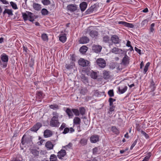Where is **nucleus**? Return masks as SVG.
<instances>
[{
	"mask_svg": "<svg viewBox=\"0 0 161 161\" xmlns=\"http://www.w3.org/2000/svg\"><path fill=\"white\" fill-rule=\"evenodd\" d=\"M53 117L50 122V125L52 127H58L60 125L59 121V114L56 111L52 112Z\"/></svg>",
	"mask_w": 161,
	"mask_h": 161,
	"instance_id": "obj_1",
	"label": "nucleus"
},
{
	"mask_svg": "<svg viewBox=\"0 0 161 161\" xmlns=\"http://www.w3.org/2000/svg\"><path fill=\"white\" fill-rule=\"evenodd\" d=\"M27 14L26 13H22V16L24 21L28 20L30 21L33 22L34 20V15L32 13L29 12H27Z\"/></svg>",
	"mask_w": 161,
	"mask_h": 161,
	"instance_id": "obj_2",
	"label": "nucleus"
},
{
	"mask_svg": "<svg viewBox=\"0 0 161 161\" xmlns=\"http://www.w3.org/2000/svg\"><path fill=\"white\" fill-rule=\"evenodd\" d=\"M78 8V6L75 4H70L68 5L66 7L68 11H69L71 12L75 11Z\"/></svg>",
	"mask_w": 161,
	"mask_h": 161,
	"instance_id": "obj_3",
	"label": "nucleus"
},
{
	"mask_svg": "<svg viewBox=\"0 0 161 161\" xmlns=\"http://www.w3.org/2000/svg\"><path fill=\"white\" fill-rule=\"evenodd\" d=\"M42 124L40 122L37 123L29 130L31 131L36 132V131L42 126Z\"/></svg>",
	"mask_w": 161,
	"mask_h": 161,
	"instance_id": "obj_4",
	"label": "nucleus"
},
{
	"mask_svg": "<svg viewBox=\"0 0 161 161\" xmlns=\"http://www.w3.org/2000/svg\"><path fill=\"white\" fill-rule=\"evenodd\" d=\"M79 64L81 66H88L90 63L89 61L83 58H80L78 61Z\"/></svg>",
	"mask_w": 161,
	"mask_h": 161,
	"instance_id": "obj_5",
	"label": "nucleus"
},
{
	"mask_svg": "<svg viewBox=\"0 0 161 161\" xmlns=\"http://www.w3.org/2000/svg\"><path fill=\"white\" fill-rule=\"evenodd\" d=\"M97 64L101 68H104L106 66V62L102 58L98 59L97 60Z\"/></svg>",
	"mask_w": 161,
	"mask_h": 161,
	"instance_id": "obj_6",
	"label": "nucleus"
},
{
	"mask_svg": "<svg viewBox=\"0 0 161 161\" xmlns=\"http://www.w3.org/2000/svg\"><path fill=\"white\" fill-rule=\"evenodd\" d=\"M66 154V151L62 149L58 153L57 156L59 159H63Z\"/></svg>",
	"mask_w": 161,
	"mask_h": 161,
	"instance_id": "obj_7",
	"label": "nucleus"
},
{
	"mask_svg": "<svg viewBox=\"0 0 161 161\" xmlns=\"http://www.w3.org/2000/svg\"><path fill=\"white\" fill-rule=\"evenodd\" d=\"M36 99L39 100L40 101L43 98L44 96L43 92L41 91H36Z\"/></svg>",
	"mask_w": 161,
	"mask_h": 161,
	"instance_id": "obj_8",
	"label": "nucleus"
},
{
	"mask_svg": "<svg viewBox=\"0 0 161 161\" xmlns=\"http://www.w3.org/2000/svg\"><path fill=\"white\" fill-rule=\"evenodd\" d=\"M102 47L99 45H94L92 46V50L96 53H100L102 50Z\"/></svg>",
	"mask_w": 161,
	"mask_h": 161,
	"instance_id": "obj_9",
	"label": "nucleus"
},
{
	"mask_svg": "<svg viewBox=\"0 0 161 161\" xmlns=\"http://www.w3.org/2000/svg\"><path fill=\"white\" fill-rule=\"evenodd\" d=\"M66 34L62 31L59 35L60 41L63 43H64L66 41Z\"/></svg>",
	"mask_w": 161,
	"mask_h": 161,
	"instance_id": "obj_10",
	"label": "nucleus"
},
{
	"mask_svg": "<svg viewBox=\"0 0 161 161\" xmlns=\"http://www.w3.org/2000/svg\"><path fill=\"white\" fill-rule=\"evenodd\" d=\"M111 40L114 44H119L120 42L118 36L116 35H113L111 38Z\"/></svg>",
	"mask_w": 161,
	"mask_h": 161,
	"instance_id": "obj_11",
	"label": "nucleus"
},
{
	"mask_svg": "<svg viewBox=\"0 0 161 161\" xmlns=\"http://www.w3.org/2000/svg\"><path fill=\"white\" fill-rule=\"evenodd\" d=\"M96 6L95 5H92L86 11L85 13L86 14H90L92 13L94 11L96 10Z\"/></svg>",
	"mask_w": 161,
	"mask_h": 161,
	"instance_id": "obj_12",
	"label": "nucleus"
},
{
	"mask_svg": "<svg viewBox=\"0 0 161 161\" xmlns=\"http://www.w3.org/2000/svg\"><path fill=\"white\" fill-rule=\"evenodd\" d=\"M118 23L119 24L123 25L124 26L128 28H133L134 27V25L133 24L128 23L125 21H119L118 22Z\"/></svg>",
	"mask_w": 161,
	"mask_h": 161,
	"instance_id": "obj_13",
	"label": "nucleus"
},
{
	"mask_svg": "<svg viewBox=\"0 0 161 161\" xmlns=\"http://www.w3.org/2000/svg\"><path fill=\"white\" fill-rule=\"evenodd\" d=\"M30 151L35 157L38 156L41 152L36 148H31L30 149Z\"/></svg>",
	"mask_w": 161,
	"mask_h": 161,
	"instance_id": "obj_14",
	"label": "nucleus"
},
{
	"mask_svg": "<svg viewBox=\"0 0 161 161\" xmlns=\"http://www.w3.org/2000/svg\"><path fill=\"white\" fill-rule=\"evenodd\" d=\"M103 78L105 80L108 79L110 77V72L106 70L103 72Z\"/></svg>",
	"mask_w": 161,
	"mask_h": 161,
	"instance_id": "obj_15",
	"label": "nucleus"
},
{
	"mask_svg": "<svg viewBox=\"0 0 161 161\" xmlns=\"http://www.w3.org/2000/svg\"><path fill=\"white\" fill-rule=\"evenodd\" d=\"M90 141L92 143H95L99 141V137L97 135H93L90 138Z\"/></svg>",
	"mask_w": 161,
	"mask_h": 161,
	"instance_id": "obj_16",
	"label": "nucleus"
},
{
	"mask_svg": "<svg viewBox=\"0 0 161 161\" xmlns=\"http://www.w3.org/2000/svg\"><path fill=\"white\" fill-rule=\"evenodd\" d=\"M53 135V132L50 130L47 129L44 132V136L46 138H47Z\"/></svg>",
	"mask_w": 161,
	"mask_h": 161,
	"instance_id": "obj_17",
	"label": "nucleus"
},
{
	"mask_svg": "<svg viewBox=\"0 0 161 161\" xmlns=\"http://www.w3.org/2000/svg\"><path fill=\"white\" fill-rule=\"evenodd\" d=\"M90 36L92 38H97L98 35V33L97 31L95 30L91 31L89 33Z\"/></svg>",
	"mask_w": 161,
	"mask_h": 161,
	"instance_id": "obj_18",
	"label": "nucleus"
},
{
	"mask_svg": "<svg viewBox=\"0 0 161 161\" xmlns=\"http://www.w3.org/2000/svg\"><path fill=\"white\" fill-rule=\"evenodd\" d=\"M89 41V38L86 36L82 37L80 39L79 42L80 43L85 44L88 43Z\"/></svg>",
	"mask_w": 161,
	"mask_h": 161,
	"instance_id": "obj_19",
	"label": "nucleus"
},
{
	"mask_svg": "<svg viewBox=\"0 0 161 161\" xmlns=\"http://www.w3.org/2000/svg\"><path fill=\"white\" fill-rule=\"evenodd\" d=\"M87 5L86 2H82L80 4V7L81 10L82 11H84L86 9Z\"/></svg>",
	"mask_w": 161,
	"mask_h": 161,
	"instance_id": "obj_20",
	"label": "nucleus"
},
{
	"mask_svg": "<svg viewBox=\"0 0 161 161\" xmlns=\"http://www.w3.org/2000/svg\"><path fill=\"white\" fill-rule=\"evenodd\" d=\"M45 146L48 150H51L53 149L54 145L52 142L48 141L45 144Z\"/></svg>",
	"mask_w": 161,
	"mask_h": 161,
	"instance_id": "obj_21",
	"label": "nucleus"
},
{
	"mask_svg": "<svg viewBox=\"0 0 161 161\" xmlns=\"http://www.w3.org/2000/svg\"><path fill=\"white\" fill-rule=\"evenodd\" d=\"M1 61L8 62V56L5 54H2L1 56Z\"/></svg>",
	"mask_w": 161,
	"mask_h": 161,
	"instance_id": "obj_22",
	"label": "nucleus"
},
{
	"mask_svg": "<svg viewBox=\"0 0 161 161\" xmlns=\"http://www.w3.org/2000/svg\"><path fill=\"white\" fill-rule=\"evenodd\" d=\"M129 57L126 54L122 59V62L124 65L128 64L129 63Z\"/></svg>",
	"mask_w": 161,
	"mask_h": 161,
	"instance_id": "obj_23",
	"label": "nucleus"
},
{
	"mask_svg": "<svg viewBox=\"0 0 161 161\" xmlns=\"http://www.w3.org/2000/svg\"><path fill=\"white\" fill-rule=\"evenodd\" d=\"M127 88L128 87L126 86H125L123 88H122L121 87H119L118 88L119 94H121L124 93L127 91Z\"/></svg>",
	"mask_w": 161,
	"mask_h": 161,
	"instance_id": "obj_24",
	"label": "nucleus"
},
{
	"mask_svg": "<svg viewBox=\"0 0 161 161\" xmlns=\"http://www.w3.org/2000/svg\"><path fill=\"white\" fill-rule=\"evenodd\" d=\"M81 123L80 119L78 117H75L73 119L74 125H80Z\"/></svg>",
	"mask_w": 161,
	"mask_h": 161,
	"instance_id": "obj_25",
	"label": "nucleus"
},
{
	"mask_svg": "<svg viewBox=\"0 0 161 161\" xmlns=\"http://www.w3.org/2000/svg\"><path fill=\"white\" fill-rule=\"evenodd\" d=\"M112 131L115 134L118 135L119 134V131L115 126H112L111 127Z\"/></svg>",
	"mask_w": 161,
	"mask_h": 161,
	"instance_id": "obj_26",
	"label": "nucleus"
},
{
	"mask_svg": "<svg viewBox=\"0 0 161 161\" xmlns=\"http://www.w3.org/2000/svg\"><path fill=\"white\" fill-rule=\"evenodd\" d=\"M122 51V50L116 47H114L111 50L112 52L115 54H119Z\"/></svg>",
	"mask_w": 161,
	"mask_h": 161,
	"instance_id": "obj_27",
	"label": "nucleus"
},
{
	"mask_svg": "<svg viewBox=\"0 0 161 161\" xmlns=\"http://www.w3.org/2000/svg\"><path fill=\"white\" fill-rule=\"evenodd\" d=\"M33 8L36 10L39 11L40 10L42 7L40 4L36 3H34L33 5Z\"/></svg>",
	"mask_w": 161,
	"mask_h": 161,
	"instance_id": "obj_28",
	"label": "nucleus"
},
{
	"mask_svg": "<svg viewBox=\"0 0 161 161\" xmlns=\"http://www.w3.org/2000/svg\"><path fill=\"white\" fill-rule=\"evenodd\" d=\"M7 14L9 16H12L13 15V11L11 9H5L3 12V14Z\"/></svg>",
	"mask_w": 161,
	"mask_h": 161,
	"instance_id": "obj_29",
	"label": "nucleus"
},
{
	"mask_svg": "<svg viewBox=\"0 0 161 161\" xmlns=\"http://www.w3.org/2000/svg\"><path fill=\"white\" fill-rule=\"evenodd\" d=\"M88 47L85 46H83L80 49V51L83 54L85 53L88 50Z\"/></svg>",
	"mask_w": 161,
	"mask_h": 161,
	"instance_id": "obj_30",
	"label": "nucleus"
},
{
	"mask_svg": "<svg viewBox=\"0 0 161 161\" xmlns=\"http://www.w3.org/2000/svg\"><path fill=\"white\" fill-rule=\"evenodd\" d=\"M75 65V63L73 62H71L70 64H66L65 67L68 69H72L73 68V66Z\"/></svg>",
	"mask_w": 161,
	"mask_h": 161,
	"instance_id": "obj_31",
	"label": "nucleus"
},
{
	"mask_svg": "<svg viewBox=\"0 0 161 161\" xmlns=\"http://www.w3.org/2000/svg\"><path fill=\"white\" fill-rule=\"evenodd\" d=\"M72 112V109H71L69 108H67L66 110V112L69 117H72L73 116Z\"/></svg>",
	"mask_w": 161,
	"mask_h": 161,
	"instance_id": "obj_32",
	"label": "nucleus"
},
{
	"mask_svg": "<svg viewBox=\"0 0 161 161\" xmlns=\"http://www.w3.org/2000/svg\"><path fill=\"white\" fill-rule=\"evenodd\" d=\"M87 140L86 138L81 139L80 141V143L82 146H84L86 145L87 143Z\"/></svg>",
	"mask_w": 161,
	"mask_h": 161,
	"instance_id": "obj_33",
	"label": "nucleus"
},
{
	"mask_svg": "<svg viewBox=\"0 0 161 161\" xmlns=\"http://www.w3.org/2000/svg\"><path fill=\"white\" fill-rule=\"evenodd\" d=\"M90 75L91 78L94 79H97V73L92 71L91 72Z\"/></svg>",
	"mask_w": 161,
	"mask_h": 161,
	"instance_id": "obj_34",
	"label": "nucleus"
},
{
	"mask_svg": "<svg viewBox=\"0 0 161 161\" xmlns=\"http://www.w3.org/2000/svg\"><path fill=\"white\" fill-rule=\"evenodd\" d=\"M57 156L54 154H51L50 156V161H57Z\"/></svg>",
	"mask_w": 161,
	"mask_h": 161,
	"instance_id": "obj_35",
	"label": "nucleus"
},
{
	"mask_svg": "<svg viewBox=\"0 0 161 161\" xmlns=\"http://www.w3.org/2000/svg\"><path fill=\"white\" fill-rule=\"evenodd\" d=\"M152 155V153L151 152H149L147 153V155L145 157L144 159L142 161H148Z\"/></svg>",
	"mask_w": 161,
	"mask_h": 161,
	"instance_id": "obj_36",
	"label": "nucleus"
},
{
	"mask_svg": "<svg viewBox=\"0 0 161 161\" xmlns=\"http://www.w3.org/2000/svg\"><path fill=\"white\" fill-rule=\"evenodd\" d=\"M72 112L75 115L77 116H78L80 115V112L79 110L77 109L72 108Z\"/></svg>",
	"mask_w": 161,
	"mask_h": 161,
	"instance_id": "obj_37",
	"label": "nucleus"
},
{
	"mask_svg": "<svg viewBox=\"0 0 161 161\" xmlns=\"http://www.w3.org/2000/svg\"><path fill=\"white\" fill-rule=\"evenodd\" d=\"M110 40V38L108 35H106L103 37V41L105 42H108Z\"/></svg>",
	"mask_w": 161,
	"mask_h": 161,
	"instance_id": "obj_38",
	"label": "nucleus"
},
{
	"mask_svg": "<svg viewBox=\"0 0 161 161\" xmlns=\"http://www.w3.org/2000/svg\"><path fill=\"white\" fill-rule=\"evenodd\" d=\"M41 37L43 40L44 41H47L48 40V36L46 34H43L42 35Z\"/></svg>",
	"mask_w": 161,
	"mask_h": 161,
	"instance_id": "obj_39",
	"label": "nucleus"
},
{
	"mask_svg": "<svg viewBox=\"0 0 161 161\" xmlns=\"http://www.w3.org/2000/svg\"><path fill=\"white\" fill-rule=\"evenodd\" d=\"M150 64V63L149 62L147 63L146 65H145L144 68L143 69V73L144 74H145L146 73L148 69V68L149 67Z\"/></svg>",
	"mask_w": 161,
	"mask_h": 161,
	"instance_id": "obj_40",
	"label": "nucleus"
},
{
	"mask_svg": "<svg viewBox=\"0 0 161 161\" xmlns=\"http://www.w3.org/2000/svg\"><path fill=\"white\" fill-rule=\"evenodd\" d=\"M148 21L149 19H146L143 20L141 24L142 26L143 27L145 26V25H147Z\"/></svg>",
	"mask_w": 161,
	"mask_h": 161,
	"instance_id": "obj_41",
	"label": "nucleus"
},
{
	"mask_svg": "<svg viewBox=\"0 0 161 161\" xmlns=\"http://www.w3.org/2000/svg\"><path fill=\"white\" fill-rule=\"evenodd\" d=\"M49 107L53 109H58L59 108L58 106L56 104L51 105L49 106Z\"/></svg>",
	"mask_w": 161,
	"mask_h": 161,
	"instance_id": "obj_42",
	"label": "nucleus"
},
{
	"mask_svg": "<svg viewBox=\"0 0 161 161\" xmlns=\"http://www.w3.org/2000/svg\"><path fill=\"white\" fill-rule=\"evenodd\" d=\"M109 111L108 112V114H112V112L114 111V108L115 106L114 105L110 106Z\"/></svg>",
	"mask_w": 161,
	"mask_h": 161,
	"instance_id": "obj_43",
	"label": "nucleus"
},
{
	"mask_svg": "<svg viewBox=\"0 0 161 161\" xmlns=\"http://www.w3.org/2000/svg\"><path fill=\"white\" fill-rule=\"evenodd\" d=\"M155 25L154 23H152L150 25V27L149 29V31L150 33H153L154 32V29L153 28Z\"/></svg>",
	"mask_w": 161,
	"mask_h": 161,
	"instance_id": "obj_44",
	"label": "nucleus"
},
{
	"mask_svg": "<svg viewBox=\"0 0 161 161\" xmlns=\"http://www.w3.org/2000/svg\"><path fill=\"white\" fill-rule=\"evenodd\" d=\"M41 12L42 15H46L48 14V12L47 9L43 8L41 10Z\"/></svg>",
	"mask_w": 161,
	"mask_h": 161,
	"instance_id": "obj_45",
	"label": "nucleus"
},
{
	"mask_svg": "<svg viewBox=\"0 0 161 161\" xmlns=\"http://www.w3.org/2000/svg\"><path fill=\"white\" fill-rule=\"evenodd\" d=\"M79 111L80 114V113L81 115H83L85 113V110L83 107H81L79 108Z\"/></svg>",
	"mask_w": 161,
	"mask_h": 161,
	"instance_id": "obj_46",
	"label": "nucleus"
},
{
	"mask_svg": "<svg viewBox=\"0 0 161 161\" xmlns=\"http://www.w3.org/2000/svg\"><path fill=\"white\" fill-rule=\"evenodd\" d=\"M98 148L97 147H95L92 149V153L93 155H96L98 153Z\"/></svg>",
	"mask_w": 161,
	"mask_h": 161,
	"instance_id": "obj_47",
	"label": "nucleus"
},
{
	"mask_svg": "<svg viewBox=\"0 0 161 161\" xmlns=\"http://www.w3.org/2000/svg\"><path fill=\"white\" fill-rule=\"evenodd\" d=\"M10 4L13 9H18L17 5L15 3H14L13 2H10Z\"/></svg>",
	"mask_w": 161,
	"mask_h": 161,
	"instance_id": "obj_48",
	"label": "nucleus"
},
{
	"mask_svg": "<svg viewBox=\"0 0 161 161\" xmlns=\"http://www.w3.org/2000/svg\"><path fill=\"white\" fill-rule=\"evenodd\" d=\"M8 62H4L0 61V64L2 67L5 68L7 66Z\"/></svg>",
	"mask_w": 161,
	"mask_h": 161,
	"instance_id": "obj_49",
	"label": "nucleus"
},
{
	"mask_svg": "<svg viewBox=\"0 0 161 161\" xmlns=\"http://www.w3.org/2000/svg\"><path fill=\"white\" fill-rule=\"evenodd\" d=\"M116 100L115 99H114L112 98H109L108 99V102L109 103V106L114 105L113 103Z\"/></svg>",
	"mask_w": 161,
	"mask_h": 161,
	"instance_id": "obj_50",
	"label": "nucleus"
},
{
	"mask_svg": "<svg viewBox=\"0 0 161 161\" xmlns=\"http://www.w3.org/2000/svg\"><path fill=\"white\" fill-rule=\"evenodd\" d=\"M108 94L110 97H113L114 96V91L113 90H110L108 92Z\"/></svg>",
	"mask_w": 161,
	"mask_h": 161,
	"instance_id": "obj_51",
	"label": "nucleus"
},
{
	"mask_svg": "<svg viewBox=\"0 0 161 161\" xmlns=\"http://www.w3.org/2000/svg\"><path fill=\"white\" fill-rule=\"evenodd\" d=\"M42 2L45 5H47L50 4V2L49 0H43L42 1Z\"/></svg>",
	"mask_w": 161,
	"mask_h": 161,
	"instance_id": "obj_52",
	"label": "nucleus"
},
{
	"mask_svg": "<svg viewBox=\"0 0 161 161\" xmlns=\"http://www.w3.org/2000/svg\"><path fill=\"white\" fill-rule=\"evenodd\" d=\"M141 133L142 134L146 139H148L149 138V136L147 134L145 131L141 130Z\"/></svg>",
	"mask_w": 161,
	"mask_h": 161,
	"instance_id": "obj_53",
	"label": "nucleus"
},
{
	"mask_svg": "<svg viewBox=\"0 0 161 161\" xmlns=\"http://www.w3.org/2000/svg\"><path fill=\"white\" fill-rule=\"evenodd\" d=\"M72 145V143H69L68 144V145H66V146H64L63 147V148H64L66 149H67V148L69 149L71 147Z\"/></svg>",
	"mask_w": 161,
	"mask_h": 161,
	"instance_id": "obj_54",
	"label": "nucleus"
},
{
	"mask_svg": "<svg viewBox=\"0 0 161 161\" xmlns=\"http://www.w3.org/2000/svg\"><path fill=\"white\" fill-rule=\"evenodd\" d=\"M69 130L68 128L66 127L64 129V131L63 132V134H66L69 131Z\"/></svg>",
	"mask_w": 161,
	"mask_h": 161,
	"instance_id": "obj_55",
	"label": "nucleus"
},
{
	"mask_svg": "<svg viewBox=\"0 0 161 161\" xmlns=\"http://www.w3.org/2000/svg\"><path fill=\"white\" fill-rule=\"evenodd\" d=\"M82 81H83L85 83L88 82V80L87 78L85 77H84L82 78Z\"/></svg>",
	"mask_w": 161,
	"mask_h": 161,
	"instance_id": "obj_56",
	"label": "nucleus"
},
{
	"mask_svg": "<svg viewBox=\"0 0 161 161\" xmlns=\"http://www.w3.org/2000/svg\"><path fill=\"white\" fill-rule=\"evenodd\" d=\"M65 124L64 123H63L61 125V126L59 128V129L60 130H62L65 127Z\"/></svg>",
	"mask_w": 161,
	"mask_h": 161,
	"instance_id": "obj_57",
	"label": "nucleus"
},
{
	"mask_svg": "<svg viewBox=\"0 0 161 161\" xmlns=\"http://www.w3.org/2000/svg\"><path fill=\"white\" fill-rule=\"evenodd\" d=\"M135 50L139 54H141V51L140 49H139L137 48L136 47H135Z\"/></svg>",
	"mask_w": 161,
	"mask_h": 161,
	"instance_id": "obj_58",
	"label": "nucleus"
},
{
	"mask_svg": "<svg viewBox=\"0 0 161 161\" xmlns=\"http://www.w3.org/2000/svg\"><path fill=\"white\" fill-rule=\"evenodd\" d=\"M136 129L138 131H140L141 130V127L139 125V124H137Z\"/></svg>",
	"mask_w": 161,
	"mask_h": 161,
	"instance_id": "obj_59",
	"label": "nucleus"
},
{
	"mask_svg": "<svg viewBox=\"0 0 161 161\" xmlns=\"http://www.w3.org/2000/svg\"><path fill=\"white\" fill-rule=\"evenodd\" d=\"M23 50H24V51L26 53H27L29 51V50L28 49L27 47L25 46H23Z\"/></svg>",
	"mask_w": 161,
	"mask_h": 161,
	"instance_id": "obj_60",
	"label": "nucleus"
},
{
	"mask_svg": "<svg viewBox=\"0 0 161 161\" xmlns=\"http://www.w3.org/2000/svg\"><path fill=\"white\" fill-rule=\"evenodd\" d=\"M1 2H2V3L5 4H8V3L6 0H0Z\"/></svg>",
	"mask_w": 161,
	"mask_h": 161,
	"instance_id": "obj_61",
	"label": "nucleus"
},
{
	"mask_svg": "<svg viewBox=\"0 0 161 161\" xmlns=\"http://www.w3.org/2000/svg\"><path fill=\"white\" fill-rule=\"evenodd\" d=\"M130 43H131L130 42L129 40H128L127 41V43L126 44V46L127 47H130V46H131V45H130Z\"/></svg>",
	"mask_w": 161,
	"mask_h": 161,
	"instance_id": "obj_62",
	"label": "nucleus"
},
{
	"mask_svg": "<svg viewBox=\"0 0 161 161\" xmlns=\"http://www.w3.org/2000/svg\"><path fill=\"white\" fill-rule=\"evenodd\" d=\"M137 142V139L134 142L132 143L131 145L133 146V147H134V146L136 145V144Z\"/></svg>",
	"mask_w": 161,
	"mask_h": 161,
	"instance_id": "obj_63",
	"label": "nucleus"
},
{
	"mask_svg": "<svg viewBox=\"0 0 161 161\" xmlns=\"http://www.w3.org/2000/svg\"><path fill=\"white\" fill-rule=\"evenodd\" d=\"M148 9L147 8H145L144 9H143L142 11V12H144V13H147V12H148Z\"/></svg>",
	"mask_w": 161,
	"mask_h": 161,
	"instance_id": "obj_64",
	"label": "nucleus"
}]
</instances>
